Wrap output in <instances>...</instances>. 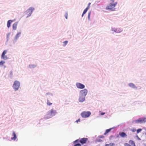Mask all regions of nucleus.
Returning <instances> with one entry per match:
<instances>
[{"label": "nucleus", "instance_id": "nucleus-1", "mask_svg": "<svg viewBox=\"0 0 146 146\" xmlns=\"http://www.w3.org/2000/svg\"><path fill=\"white\" fill-rule=\"evenodd\" d=\"M117 2L114 3H110L106 7V9L107 10H109L111 11H113L115 9V6L117 5Z\"/></svg>", "mask_w": 146, "mask_h": 146}, {"label": "nucleus", "instance_id": "nucleus-29", "mask_svg": "<svg viewBox=\"0 0 146 146\" xmlns=\"http://www.w3.org/2000/svg\"><path fill=\"white\" fill-rule=\"evenodd\" d=\"M74 146H81V145L79 143H78L76 144L75 145H74Z\"/></svg>", "mask_w": 146, "mask_h": 146}, {"label": "nucleus", "instance_id": "nucleus-17", "mask_svg": "<svg viewBox=\"0 0 146 146\" xmlns=\"http://www.w3.org/2000/svg\"><path fill=\"white\" fill-rule=\"evenodd\" d=\"M12 22L13 21L11 20H9L8 21L7 23V27L8 28L10 27L11 24Z\"/></svg>", "mask_w": 146, "mask_h": 146}, {"label": "nucleus", "instance_id": "nucleus-15", "mask_svg": "<svg viewBox=\"0 0 146 146\" xmlns=\"http://www.w3.org/2000/svg\"><path fill=\"white\" fill-rule=\"evenodd\" d=\"M89 8L90 7H89V6H88V7L84 9L82 15V17H83V16L87 12L88 10L89 9Z\"/></svg>", "mask_w": 146, "mask_h": 146}, {"label": "nucleus", "instance_id": "nucleus-8", "mask_svg": "<svg viewBox=\"0 0 146 146\" xmlns=\"http://www.w3.org/2000/svg\"><path fill=\"white\" fill-rule=\"evenodd\" d=\"M52 116H53L50 111H48L46 115L44 117V118L45 119H47L52 117Z\"/></svg>", "mask_w": 146, "mask_h": 146}, {"label": "nucleus", "instance_id": "nucleus-22", "mask_svg": "<svg viewBox=\"0 0 146 146\" xmlns=\"http://www.w3.org/2000/svg\"><path fill=\"white\" fill-rule=\"evenodd\" d=\"M47 104L48 105L50 106L52 104V103H50V102L48 100H47Z\"/></svg>", "mask_w": 146, "mask_h": 146}, {"label": "nucleus", "instance_id": "nucleus-19", "mask_svg": "<svg viewBox=\"0 0 146 146\" xmlns=\"http://www.w3.org/2000/svg\"><path fill=\"white\" fill-rule=\"evenodd\" d=\"M17 23H14L13 25V29L14 30H16L17 28Z\"/></svg>", "mask_w": 146, "mask_h": 146}, {"label": "nucleus", "instance_id": "nucleus-11", "mask_svg": "<svg viewBox=\"0 0 146 146\" xmlns=\"http://www.w3.org/2000/svg\"><path fill=\"white\" fill-rule=\"evenodd\" d=\"M119 134V135L122 137H127V135L126 134L123 132H120Z\"/></svg>", "mask_w": 146, "mask_h": 146}, {"label": "nucleus", "instance_id": "nucleus-36", "mask_svg": "<svg viewBox=\"0 0 146 146\" xmlns=\"http://www.w3.org/2000/svg\"><path fill=\"white\" fill-rule=\"evenodd\" d=\"M105 114V113L102 112V113H101V115H104Z\"/></svg>", "mask_w": 146, "mask_h": 146}, {"label": "nucleus", "instance_id": "nucleus-23", "mask_svg": "<svg viewBox=\"0 0 146 146\" xmlns=\"http://www.w3.org/2000/svg\"><path fill=\"white\" fill-rule=\"evenodd\" d=\"M142 130V129H138L136 131H137V133H138L140 132Z\"/></svg>", "mask_w": 146, "mask_h": 146}, {"label": "nucleus", "instance_id": "nucleus-25", "mask_svg": "<svg viewBox=\"0 0 146 146\" xmlns=\"http://www.w3.org/2000/svg\"><path fill=\"white\" fill-rule=\"evenodd\" d=\"M68 41H66L63 42V46H65L67 44Z\"/></svg>", "mask_w": 146, "mask_h": 146}, {"label": "nucleus", "instance_id": "nucleus-2", "mask_svg": "<svg viewBox=\"0 0 146 146\" xmlns=\"http://www.w3.org/2000/svg\"><path fill=\"white\" fill-rule=\"evenodd\" d=\"M34 8L33 7H30L26 11L24 12V16L27 18L31 15L33 11L34 10Z\"/></svg>", "mask_w": 146, "mask_h": 146}, {"label": "nucleus", "instance_id": "nucleus-7", "mask_svg": "<svg viewBox=\"0 0 146 146\" xmlns=\"http://www.w3.org/2000/svg\"><path fill=\"white\" fill-rule=\"evenodd\" d=\"M80 142L82 144H85L88 140V139L87 138H83L79 139Z\"/></svg>", "mask_w": 146, "mask_h": 146}, {"label": "nucleus", "instance_id": "nucleus-4", "mask_svg": "<svg viewBox=\"0 0 146 146\" xmlns=\"http://www.w3.org/2000/svg\"><path fill=\"white\" fill-rule=\"evenodd\" d=\"M91 115V113L90 111H84L82 112L81 115L84 118L89 117Z\"/></svg>", "mask_w": 146, "mask_h": 146}, {"label": "nucleus", "instance_id": "nucleus-21", "mask_svg": "<svg viewBox=\"0 0 146 146\" xmlns=\"http://www.w3.org/2000/svg\"><path fill=\"white\" fill-rule=\"evenodd\" d=\"M140 119L139 118L138 119L135 120L133 122H135L137 123H140Z\"/></svg>", "mask_w": 146, "mask_h": 146}, {"label": "nucleus", "instance_id": "nucleus-26", "mask_svg": "<svg viewBox=\"0 0 146 146\" xmlns=\"http://www.w3.org/2000/svg\"><path fill=\"white\" fill-rule=\"evenodd\" d=\"M131 131L132 132H135L136 131V129L135 128H133L131 130Z\"/></svg>", "mask_w": 146, "mask_h": 146}, {"label": "nucleus", "instance_id": "nucleus-35", "mask_svg": "<svg viewBox=\"0 0 146 146\" xmlns=\"http://www.w3.org/2000/svg\"><path fill=\"white\" fill-rule=\"evenodd\" d=\"M97 141L98 142H100L102 141V140L101 139H98L97 140Z\"/></svg>", "mask_w": 146, "mask_h": 146}, {"label": "nucleus", "instance_id": "nucleus-16", "mask_svg": "<svg viewBox=\"0 0 146 146\" xmlns=\"http://www.w3.org/2000/svg\"><path fill=\"white\" fill-rule=\"evenodd\" d=\"M129 86L132 88L136 89L137 87L135 86L134 84L132 83H130L129 84Z\"/></svg>", "mask_w": 146, "mask_h": 146}, {"label": "nucleus", "instance_id": "nucleus-3", "mask_svg": "<svg viewBox=\"0 0 146 146\" xmlns=\"http://www.w3.org/2000/svg\"><path fill=\"white\" fill-rule=\"evenodd\" d=\"M20 85V82L17 81H15L14 83L13 87L15 90H17L19 89Z\"/></svg>", "mask_w": 146, "mask_h": 146}, {"label": "nucleus", "instance_id": "nucleus-24", "mask_svg": "<svg viewBox=\"0 0 146 146\" xmlns=\"http://www.w3.org/2000/svg\"><path fill=\"white\" fill-rule=\"evenodd\" d=\"M21 33H18L15 36V38L16 39H17L19 37V35H20Z\"/></svg>", "mask_w": 146, "mask_h": 146}, {"label": "nucleus", "instance_id": "nucleus-12", "mask_svg": "<svg viewBox=\"0 0 146 146\" xmlns=\"http://www.w3.org/2000/svg\"><path fill=\"white\" fill-rule=\"evenodd\" d=\"M85 100V96L82 95L79 98V101L80 102H82Z\"/></svg>", "mask_w": 146, "mask_h": 146}, {"label": "nucleus", "instance_id": "nucleus-13", "mask_svg": "<svg viewBox=\"0 0 146 146\" xmlns=\"http://www.w3.org/2000/svg\"><path fill=\"white\" fill-rule=\"evenodd\" d=\"M140 123H145L146 122V118H139Z\"/></svg>", "mask_w": 146, "mask_h": 146}, {"label": "nucleus", "instance_id": "nucleus-38", "mask_svg": "<svg viewBox=\"0 0 146 146\" xmlns=\"http://www.w3.org/2000/svg\"><path fill=\"white\" fill-rule=\"evenodd\" d=\"M10 74H11V75H13V73H12V72H11L10 73Z\"/></svg>", "mask_w": 146, "mask_h": 146}, {"label": "nucleus", "instance_id": "nucleus-10", "mask_svg": "<svg viewBox=\"0 0 146 146\" xmlns=\"http://www.w3.org/2000/svg\"><path fill=\"white\" fill-rule=\"evenodd\" d=\"M87 90L86 89H84L81 90L80 92V93L82 94V95L85 96L87 94Z\"/></svg>", "mask_w": 146, "mask_h": 146}, {"label": "nucleus", "instance_id": "nucleus-5", "mask_svg": "<svg viewBox=\"0 0 146 146\" xmlns=\"http://www.w3.org/2000/svg\"><path fill=\"white\" fill-rule=\"evenodd\" d=\"M129 144L127 143H125V144L124 145L125 146H135V143L133 141L130 140L129 141Z\"/></svg>", "mask_w": 146, "mask_h": 146}, {"label": "nucleus", "instance_id": "nucleus-18", "mask_svg": "<svg viewBox=\"0 0 146 146\" xmlns=\"http://www.w3.org/2000/svg\"><path fill=\"white\" fill-rule=\"evenodd\" d=\"M13 135L14 137H13L11 139H12L15 140L17 138L16 134L15 132L14 131L13 132Z\"/></svg>", "mask_w": 146, "mask_h": 146}, {"label": "nucleus", "instance_id": "nucleus-28", "mask_svg": "<svg viewBox=\"0 0 146 146\" xmlns=\"http://www.w3.org/2000/svg\"><path fill=\"white\" fill-rule=\"evenodd\" d=\"M90 14H91V12H89L88 13V18L89 19H90Z\"/></svg>", "mask_w": 146, "mask_h": 146}, {"label": "nucleus", "instance_id": "nucleus-20", "mask_svg": "<svg viewBox=\"0 0 146 146\" xmlns=\"http://www.w3.org/2000/svg\"><path fill=\"white\" fill-rule=\"evenodd\" d=\"M111 129L110 128L109 129H108L106 130L105 131V133H104V135H106V134H107V133H109Z\"/></svg>", "mask_w": 146, "mask_h": 146}, {"label": "nucleus", "instance_id": "nucleus-39", "mask_svg": "<svg viewBox=\"0 0 146 146\" xmlns=\"http://www.w3.org/2000/svg\"><path fill=\"white\" fill-rule=\"evenodd\" d=\"M78 141V140L77 139V140H76L75 142H77Z\"/></svg>", "mask_w": 146, "mask_h": 146}, {"label": "nucleus", "instance_id": "nucleus-31", "mask_svg": "<svg viewBox=\"0 0 146 146\" xmlns=\"http://www.w3.org/2000/svg\"><path fill=\"white\" fill-rule=\"evenodd\" d=\"M111 3H114V0H110Z\"/></svg>", "mask_w": 146, "mask_h": 146}, {"label": "nucleus", "instance_id": "nucleus-34", "mask_svg": "<svg viewBox=\"0 0 146 146\" xmlns=\"http://www.w3.org/2000/svg\"><path fill=\"white\" fill-rule=\"evenodd\" d=\"M136 137H137L138 138V139L139 140H140V138L137 135L136 136Z\"/></svg>", "mask_w": 146, "mask_h": 146}, {"label": "nucleus", "instance_id": "nucleus-14", "mask_svg": "<svg viewBox=\"0 0 146 146\" xmlns=\"http://www.w3.org/2000/svg\"><path fill=\"white\" fill-rule=\"evenodd\" d=\"M50 111L53 116L55 115L57 113L56 111V110H54L53 109H51Z\"/></svg>", "mask_w": 146, "mask_h": 146}, {"label": "nucleus", "instance_id": "nucleus-37", "mask_svg": "<svg viewBox=\"0 0 146 146\" xmlns=\"http://www.w3.org/2000/svg\"><path fill=\"white\" fill-rule=\"evenodd\" d=\"M90 4H91L90 3H89L88 4V6H89V7H90Z\"/></svg>", "mask_w": 146, "mask_h": 146}, {"label": "nucleus", "instance_id": "nucleus-6", "mask_svg": "<svg viewBox=\"0 0 146 146\" xmlns=\"http://www.w3.org/2000/svg\"><path fill=\"white\" fill-rule=\"evenodd\" d=\"M7 50H5L3 51L1 56V58L4 60H7L8 58L5 55V54L7 53Z\"/></svg>", "mask_w": 146, "mask_h": 146}, {"label": "nucleus", "instance_id": "nucleus-30", "mask_svg": "<svg viewBox=\"0 0 146 146\" xmlns=\"http://www.w3.org/2000/svg\"><path fill=\"white\" fill-rule=\"evenodd\" d=\"M65 17L66 19H67L68 18V14L67 13H66L65 15Z\"/></svg>", "mask_w": 146, "mask_h": 146}, {"label": "nucleus", "instance_id": "nucleus-33", "mask_svg": "<svg viewBox=\"0 0 146 146\" xmlns=\"http://www.w3.org/2000/svg\"><path fill=\"white\" fill-rule=\"evenodd\" d=\"M104 137L103 136H99V137L100 138H104Z\"/></svg>", "mask_w": 146, "mask_h": 146}, {"label": "nucleus", "instance_id": "nucleus-27", "mask_svg": "<svg viewBox=\"0 0 146 146\" xmlns=\"http://www.w3.org/2000/svg\"><path fill=\"white\" fill-rule=\"evenodd\" d=\"M5 63V62L3 61H1L0 62V65H3L4 63Z\"/></svg>", "mask_w": 146, "mask_h": 146}, {"label": "nucleus", "instance_id": "nucleus-9", "mask_svg": "<svg viewBox=\"0 0 146 146\" xmlns=\"http://www.w3.org/2000/svg\"><path fill=\"white\" fill-rule=\"evenodd\" d=\"M76 86L77 87L80 89H83L85 87V86L80 83H77L76 84Z\"/></svg>", "mask_w": 146, "mask_h": 146}, {"label": "nucleus", "instance_id": "nucleus-32", "mask_svg": "<svg viewBox=\"0 0 146 146\" xmlns=\"http://www.w3.org/2000/svg\"><path fill=\"white\" fill-rule=\"evenodd\" d=\"M80 119H78L76 121L77 123H78V122H80Z\"/></svg>", "mask_w": 146, "mask_h": 146}]
</instances>
